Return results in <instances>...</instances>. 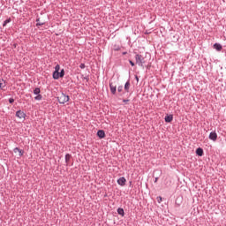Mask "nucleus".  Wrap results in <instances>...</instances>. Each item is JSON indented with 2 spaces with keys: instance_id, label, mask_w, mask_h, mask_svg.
I'll return each instance as SVG.
<instances>
[{
  "instance_id": "nucleus-20",
  "label": "nucleus",
  "mask_w": 226,
  "mask_h": 226,
  "mask_svg": "<svg viewBox=\"0 0 226 226\" xmlns=\"http://www.w3.org/2000/svg\"><path fill=\"white\" fill-rule=\"evenodd\" d=\"M59 70H61V65H59V64H57L55 66V71L53 72V73H57V72H59Z\"/></svg>"
},
{
  "instance_id": "nucleus-11",
  "label": "nucleus",
  "mask_w": 226,
  "mask_h": 226,
  "mask_svg": "<svg viewBox=\"0 0 226 226\" xmlns=\"http://www.w3.org/2000/svg\"><path fill=\"white\" fill-rule=\"evenodd\" d=\"M130 79H128L125 84H124V92L125 93H130Z\"/></svg>"
},
{
  "instance_id": "nucleus-18",
  "label": "nucleus",
  "mask_w": 226,
  "mask_h": 226,
  "mask_svg": "<svg viewBox=\"0 0 226 226\" xmlns=\"http://www.w3.org/2000/svg\"><path fill=\"white\" fill-rule=\"evenodd\" d=\"M71 159H72V154H65V163L68 164V162H70Z\"/></svg>"
},
{
  "instance_id": "nucleus-15",
  "label": "nucleus",
  "mask_w": 226,
  "mask_h": 226,
  "mask_svg": "<svg viewBox=\"0 0 226 226\" xmlns=\"http://www.w3.org/2000/svg\"><path fill=\"white\" fill-rule=\"evenodd\" d=\"M117 212L120 216H124V209L123 207H118Z\"/></svg>"
},
{
  "instance_id": "nucleus-19",
  "label": "nucleus",
  "mask_w": 226,
  "mask_h": 226,
  "mask_svg": "<svg viewBox=\"0 0 226 226\" xmlns=\"http://www.w3.org/2000/svg\"><path fill=\"white\" fill-rule=\"evenodd\" d=\"M40 93H41V90L40 89V87H36L34 89V94L37 95V94H40Z\"/></svg>"
},
{
  "instance_id": "nucleus-3",
  "label": "nucleus",
  "mask_w": 226,
  "mask_h": 226,
  "mask_svg": "<svg viewBox=\"0 0 226 226\" xmlns=\"http://www.w3.org/2000/svg\"><path fill=\"white\" fill-rule=\"evenodd\" d=\"M52 77L54 80H59V79H63L64 77V69H61V71L57 72H53Z\"/></svg>"
},
{
  "instance_id": "nucleus-10",
  "label": "nucleus",
  "mask_w": 226,
  "mask_h": 226,
  "mask_svg": "<svg viewBox=\"0 0 226 226\" xmlns=\"http://www.w3.org/2000/svg\"><path fill=\"white\" fill-rule=\"evenodd\" d=\"M174 119L173 115H166L164 117L165 123H172V120Z\"/></svg>"
},
{
  "instance_id": "nucleus-26",
  "label": "nucleus",
  "mask_w": 226,
  "mask_h": 226,
  "mask_svg": "<svg viewBox=\"0 0 226 226\" xmlns=\"http://www.w3.org/2000/svg\"><path fill=\"white\" fill-rule=\"evenodd\" d=\"M129 64H131V66H135V63L132 60H129Z\"/></svg>"
},
{
  "instance_id": "nucleus-7",
  "label": "nucleus",
  "mask_w": 226,
  "mask_h": 226,
  "mask_svg": "<svg viewBox=\"0 0 226 226\" xmlns=\"http://www.w3.org/2000/svg\"><path fill=\"white\" fill-rule=\"evenodd\" d=\"M117 185H119V186H124L126 185V178L124 177H122L117 179Z\"/></svg>"
},
{
  "instance_id": "nucleus-24",
  "label": "nucleus",
  "mask_w": 226,
  "mask_h": 226,
  "mask_svg": "<svg viewBox=\"0 0 226 226\" xmlns=\"http://www.w3.org/2000/svg\"><path fill=\"white\" fill-rule=\"evenodd\" d=\"M162 198L161 196L157 197V202L158 204H162Z\"/></svg>"
},
{
  "instance_id": "nucleus-17",
  "label": "nucleus",
  "mask_w": 226,
  "mask_h": 226,
  "mask_svg": "<svg viewBox=\"0 0 226 226\" xmlns=\"http://www.w3.org/2000/svg\"><path fill=\"white\" fill-rule=\"evenodd\" d=\"M42 98H43V95L39 94H37V95L34 97V100H35L36 102H40V101L42 100Z\"/></svg>"
},
{
  "instance_id": "nucleus-31",
  "label": "nucleus",
  "mask_w": 226,
  "mask_h": 226,
  "mask_svg": "<svg viewBox=\"0 0 226 226\" xmlns=\"http://www.w3.org/2000/svg\"><path fill=\"white\" fill-rule=\"evenodd\" d=\"M84 79L87 80V82H89V77H85Z\"/></svg>"
},
{
  "instance_id": "nucleus-16",
  "label": "nucleus",
  "mask_w": 226,
  "mask_h": 226,
  "mask_svg": "<svg viewBox=\"0 0 226 226\" xmlns=\"http://www.w3.org/2000/svg\"><path fill=\"white\" fill-rule=\"evenodd\" d=\"M10 22H11V18L5 19L3 23V27H6V25L10 24Z\"/></svg>"
},
{
  "instance_id": "nucleus-29",
  "label": "nucleus",
  "mask_w": 226,
  "mask_h": 226,
  "mask_svg": "<svg viewBox=\"0 0 226 226\" xmlns=\"http://www.w3.org/2000/svg\"><path fill=\"white\" fill-rule=\"evenodd\" d=\"M160 177H154V183H158V179H159Z\"/></svg>"
},
{
  "instance_id": "nucleus-23",
  "label": "nucleus",
  "mask_w": 226,
  "mask_h": 226,
  "mask_svg": "<svg viewBox=\"0 0 226 226\" xmlns=\"http://www.w3.org/2000/svg\"><path fill=\"white\" fill-rule=\"evenodd\" d=\"M117 92H118V93H123V86H119V87H117Z\"/></svg>"
},
{
  "instance_id": "nucleus-8",
  "label": "nucleus",
  "mask_w": 226,
  "mask_h": 226,
  "mask_svg": "<svg viewBox=\"0 0 226 226\" xmlns=\"http://www.w3.org/2000/svg\"><path fill=\"white\" fill-rule=\"evenodd\" d=\"M0 89L1 91H6V80L0 79Z\"/></svg>"
},
{
  "instance_id": "nucleus-32",
  "label": "nucleus",
  "mask_w": 226,
  "mask_h": 226,
  "mask_svg": "<svg viewBox=\"0 0 226 226\" xmlns=\"http://www.w3.org/2000/svg\"><path fill=\"white\" fill-rule=\"evenodd\" d=\"M135 80L139 82V76L135 75Z\"/></svg>"
},
{
  "instance_id": "nucleus-27",
  "label": "nucleus",
  "mask_w": 226,
  "mask_h": 226,
  "mask_svg": "<svg viewBox=\"0 0 226 226\" xmlns=\"http://www.w3.org/2000/svg\"><path fill=\"white\" fill-rule=\"evenodd\" d=\"M14 102H15V99H13V98L9 99V103H13Z\"/></svg>"
},
{
  "instance_id": "nucleus-28",
  "label": "nucleus",
  "mask_w": 226,
  "mask_h": 226,
  "mask_svg": "<svg viewBox=\"0 0 226 226\" xmlns=\"http://www.w3.org/2000/svg\"><path fill=\"white\" fill-rule=\"evenodd\" d=\"M20 150V148H19V147H15L14 149H13V151H14V153H19V151Z\"/></svg>"
},
{
  "instance_id": "nucleus-22",
  "label": "nucleus",
  "mask_w": 226,
  "mask_h": 226,
  "mask_svg": "<svg viewBox=\"0 0 226 226\" xmlns=\"http://www.w3.org/2000/svg\"><path fill=\"white\" fill-rule=\"evenodd\" d=\"M19 156H24V150L20 149L18 151Z\"/></svg>"
},
{
  "instance_id": "nucleus-35",
  "label": "nucleus",
  "mask_w": 226,
  "mask_h": 226,
  "mask_svg": "<svg viewBox=\"0 0 226 226\" xmlns=\"http://www.w3.org/2000/svg\"><path fill=\"white\" fill-rule=\"evenodd\" d=\"M14 48H17V43L14 44Z\"/></svg>"
},
{
  "instance_id": "nucleus-14",
  "label": "nucleus",
  "mask_w": 226,
  "mask_h": 226,
  "mask_svg": "<svg viewBox=\"0 0 226 226\" xmlns=\"http://www.w3.org/2000/svg\"><path fill=\"white\" fill-rule=\"evenodd\" d=\"M214 49H215V50H217L218 52H220V50H222V44L215 42V43L214 44Z\"/></svg>"
},
{
  "instance_id": "nucleus-25",
  "label": "nucleus",
  "mask_w": 226,
  "mask_h": 226,
  "mask_svg": "<svg viewBox=\"0 0 226 226\" xmlns=\"http://www.w3.org/2000/svg\"><path fill=\"white\" fill-rule=\"evenodd\" d=\"M79 68H80L81 70H84V68H86V64H79Z\"/></svg>"
},
{
  "instance_id": "nucleus-33",
  "label": "nucleus",
  "mask_w": 226,
  "mask_h": 226,
  "mask_svg": "<svg viewBox=\"0 0 226 226\" xmlns=\"http://www.w3.org/2000/svg\"><path fill=\"white\" fill-rule=\"evenodd\" d=\"M122 54H123V56H126V54H128V52L124 51Z\"/></svg>"
},
{
  "instance_id": "nucleus-9",
  "label": "nucleus",
  "mask_w": 226,
  "mask_h": 226,
  "mask_svg": "<svg viewBox=\"0 0 226 226\" xmlns=\"http://www.w3.org/2000/svg\"><path fill=\"white\" fill-rule=\"evenodd\" d=\"M36 27H40V26H45V21H41L40 16L36 17Z\"/></svg>"
},
{
  "instance_id": "nucleus-13",
  "label": "nucleus",
  "mask_w": 226,
  "mask_h": 226,
  "mask_svg": "<svg viewBox=\"0 0 226 226\" xmlns=\"http://www.w3.org/2000/svg\"><path fill=\"white\" fill-rule=\"evenodd\" d=\"M196 154L197 156H204V149H202V147H198L196 149Z\"/></svg>"
},
{
  "instance_id": "nucleus-4",
  "label": "nucleus",
  "mask_w": 226,
  "mask_h": 226,
  "mask_svg": "<svg viewBox=\"0 0 226 226\" xmlns=\"http://www.w3.org/2000/svg\"><path fill=\"white\" fill-rule=\"evenodd\" d=\"M109 91L114 96L117 94V86L114 85L112 81H109Z\"/></svg>"
},
{
  "instance_id": "nucleus-21",
  "label": "nucleus",
  "mask_w": 226,
  "mask_h": 226,
  "mask_svg": "<svg viewBox=\"0 0 226 226\" xmlns=\"http://www.w3.org/2000/svg\"><path fill=\"white\" fill-rule=\"evenodd\" d=\"M113 50H115V52H117L121 50V47L119 45L115 44L113 47Z\"/></svg>"
},
{
  "instance_id": "nucleus-5",
  "label": "nucleus",
  "mask_w": 226,
  "mask_h": 226,
  "mask_svg": "<svg viewBox=\"0 0 226 226\" xmlns=\"http://www.w3.org/2000/svg\"><path fill=\"white\" fill-rule=\"evenodd\" d=\"M208 139L215 142V140H217L218 139V134L216 133V132H211L209 133Z\"/></svg>"
},
{
  "instance_id": "nucleus-34",
  "label": "nucleus",
  "mask_w": 226,
  "mask_h": 226,
  "mask_svg": "<svg viewBox=\"0 0 226 226\" xmlns=\"http://www.w3.org/2000/svg\"><path fill=\"white\" fill-rule=\"evenodd\" d=\"M150 32H148L147 30L145 32V34H149Z\"/></svg>"
},
{
  "instance_id": "nucleus-30",
  "label": "nucleus",
  "mask_w": 226,
  "mask_h": 226,
  "mask_svg": "<svg viewBox=\"0 0 226 226\" xmlns=\"http://www.w3.org/2000/svg\"><path fill=\"white\" fill-rule=\"evenodd\" d=\"M128 102H130V100H128V99H124L123 100V103H128Z\"/></svg>"
},
{
  "instance_id": "nucleus-12",
  "label": "nucleus",
  "mask_w": 226,
  "mask_h": 226,
  "mask_svg": "<svg viewBox=\"0 0 226 226\" xmlns=\"http://www.w3.org/2000/svg\"><path fill=\"white\" fill-rule=\"evenodd\" d=\"M97 137L100 139H105V131L103 130L97 131Z\"/></svg>"
},
{
  "instance_id": "nucleus-1",
  "label": "nucleus",
  "mask_w": 226,
  "mask_h": 226,
  "mask_svg": "<svg viewBox=\"0 0 226 226\" xmlns=\"http://www.w3.org/2000/svg\"><path fill=\"white\" fill-rule=\"evenodd\" d=\"M57 101L60 105H64V103L70 102V95H66V94L62 92L60 96L57 97Z\"/></svg>"
},
{
  "instance_id": "nucleus-2",
  "label": "nucleus",
  "mask_w": 226,
  "mask_h": 226,
  "mask_svg": "<svg viewBox=\"0 0 226 226\" xmlns=\"http://www.w3.org/2000/svg\"><path fill=\"white\" fill-rule=\"evenodd\" d=\"M135 61H136V64H138V66H140V68H144L146 60L144 59V56L142 55L136 54Z\"/></svg>"
},
{
  "instance_id": "nucleus-6",
  "label": "nucleus",
  "mask_w": 226,
  "mask_h": 226,
  "mask_svg": "<svg viewBox=\"0 0 226 226\" xmlns=\"http://www.w3.org/2000/svg\"><path fill=\"white\" fill-rule=\"evenodd\" d=\"M26 116V113L20 109L16 112V117H19V119H25Z\"/></svg>"
}]
</instances>
